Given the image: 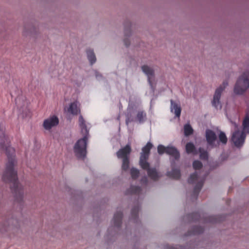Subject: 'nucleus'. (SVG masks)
<instances>
[{"mask_svg":"<svg viewBox=\"0 0 249 249\" xmlns=\"http://www.w3.org/2000/svg\"><path fill=\"white\" fill-rule=\"evenodd\" d=\"M9 143L10 139L5 134L4 128L0 126V149L5 151L8 158L2 178L4 182L12 183L10 188L15 200L20 202L23 200V189L18 182L17 171L14 169L16 164L15 149L9 145Z\"/></svg>","mask_w":249,"mask_h":249,"instance_id":"obj_1","label":"nucleus"},{"mask_svg":"<svg viewBox=\"0 0 249 249\" xmlns=\"http://www.w3.org/2000/svg\"><path fill=\"white\" fill-rule=\"evenodd\" d=\"M78 122L83 137L78 140L75 143L73 151L77 158L84 159L87 155V146L89 136V130L87 128L86 121L82 115L79 116Z\"/></svg>","mask_w":249,"mask_h":249,"instance_id":"obj_2","label":"nucleus"},{"mask_svg":"<svg viewBox=\"0 0 249 249\" xmlns=\"http://www.w3.org/2000/svg\"><path fill=\"white\" fill-rule=\"evenodd\" d=\"M243 130H236L233 133L231 141L236 147H240L243 144L246 138L245 132L249 133V115H247L243 122Z\"/></svg>","mask_w":249,"mask_h":249,"instance_id":"obj_3","label":"nucleus"},{"mask_svg":"<svg viewBox=\"0 0 249 249\" xmlns=\"http://www.w3.org/2000/svg\"><path fill=\"white\" fill-rule=\"evenodd\" d=\"M249 88V72L246 71L238 79L234 88L236 94H242Z\"/></svg>","mask_w":249,"mask_h":249,"instance_id":"obj_4","label":"nucleus"},{"mask_svg":"<svg viewBox=\"0 0 249 249\" xmlns=\"http://www.w3.org/2000/svg\"><path fill=\"white\" fill-rule=\"evenodd\" d=\"M153 145L150 142H148L142 148V152L140 154L139 165L142 168H145L148 167L149 162L147 160L149 158L150 150Z\"/></svg>","mask_w":249,"mask_h":249,"instance_id":"obj_5","label":"nucleus"},{"mask_svg":"<svg viewBox=\"0 0 249 249\" xmlns=\"http://www.w3.org/2000/svg\"><path fill=\"white\" fill-rule=\"evenodd\" d=\"M227 85L228 82L227 81H224L223 83V85L220 86L215 90L213 95V100L212 101V105L216 108H217L218 107L221 108L222 107L220 102V99L222 91Z\"/></svg>","mask_w":249,"mask_h":249,"instance_id":"obj_6","label":"nucleus"},{"mask_svg":"<svg viewBox=\"0 0 249 249\" xmlns=\"http://www.w3.org/2000/svg\"><path fill=\"white\" fill-rule=\"evenodd\" d=\"M58 123L59 119L58 117L53 115L44 121L43 126L46 130H50L52 127L56 126Z\"/></svg>","mask_w":249,"mask_h":249,"instance_id":"obj_7","label":"nucleus"},{"mask_svg":"<svg viewBox=\"0 0 249 249\" xmlns=\"http://www.w3.org/2000/svg\"><path fill=\"white\" fill-rule=\"evenodd\" d=\"M131 152V148L129 144L126 145L124 147L119 149L116 153V156L118 159H129V155Z\"/></svg>","mask_w":249,"mask_h":249,"instance_id":"obj_8","label":"nucleus"},{"mask_svg":"<svg viewBox=\"0 0 249 249\" xmlns=\"http://www.w3.org/2000/svg\"><path fill=\"white\" fill-rule=\"evenodd\" d=\"M206 139L208 144L212 148L217 147L215 144V141L217 139L215 133L212 130L208 129L206 131Z\"/></svg>","mask_w":249,"mask_h":249,"instance_id":"obj_9","label":"nucleus"},{"mask_svg":"<svg viewBox=\"0 0 249 249\" xmlns=\"http://www.w3.org/2000/svg\"><path fill=\"white\" fill-rule=\"evenodd\" d=\"M142 71L146 74L148 77V81L151 86H152V79L154 76V70L147 65H143L142 67Z\"/></svg>","mask_w":249,"mask_h":249,"instance_id":"obj_10","label":"nucleus"},{"mask_svg":"<svg viewBox=\"0 0 249 249\" xmlns=\"http://www.w3.org/2000/svg\"><path fill=\"white\" fill-rule=\"evenodd\" d=\"M142 169L146 170L148 177L154 180H158L160 177L156 169L155 168H150L149 163L147 167Z\"/></svg>","mask_w":249,"mask_h":249,"instance_id":"obj_11","label":"nucleus"},{"mask_svg":"<svg viewBox=\"0 0 249 249\" xmlns=\"http://www.w3.org/2000/svg\"><path fill=\"white\" fill-rule=\"evenodd\" d=\"M206 177V175L200 181H199L197 183L195 186L194 189V191L192 195V196L195 199H196L198 196L199 193L201 190L204 183V181Z\"/></svg>","mask_w":249,"mask_h":249,"instance_id":"obj_12","label":"nucleus"},{"mask_svg":"<svg viewBox=\"0 0 249 249\" xmlns=\"http://www.w3.org/2000/svg\"><path fill=\"white\" fill-rule=\"evenodd\" d=\"M80 104L77 101L71 103L68 109V112L72 115H77L80 112Z\"/></svg>","mask_w":249,"mask_h":249,"instance_id":"obj_13","label":"nucleus"},{"mask_svg":"<svg viewBox=\"0 0 249 249\" xmlns=\"http://www.w3.org/2000/svg\"><path fill=\"white\" fill-rule=\"evenodd\" d=\"M123 215V212L121 211H118L114 214L113 222L115 227L119 228L121 226L122 224Z\"/></svg>","mask_w":249,"mask_h":249,"instance_id":"obj_14","label":"nucleus"},{"mask_svg":"<svg viewBox=\"0 0 249 249\" xmlns=\"http://www.w3.org/2000/svg\"><path fill=\"white\" fill-rule=\"evenodd\" d=\"M166 153L175 158V160H178L179 158L180 154L178 150L174 147H166Z\"/></svg>","mask_w":249,"mask_h":249,"instance_id":"obj_15","label":"nucleus"},{"mask_svg":"<svg viewBox=\"0 0 249 249\" xmlns=\"http://www.w3.org/2000/svg\"><path fill=\"white\" fill-rule=\"evenodd\" d=\"M171 110L172 112H174L176 116L179 117L181 113L180 107L177 104L174 102L172 100H171Z\"/></svg>","mask_w":249,"mask_h":249,"instance_id":"obj_16","label":"nucleus"},{"mask_svg":"<svg viewBox=\"0 0 249 249\" xmlns=\"http://www.w3.org/2000/svg\"><path fill=\"white\" fill-rule=\"evenodd\" d=\"M167 176L170 178L178 179L180 177V172L178 169H173L172 171L167 172Z\"/></svg>","mask_w":249,"mask_h":249,"instance_id":"obj_17","label":"nucleus"},{"mask_svg":"<svg viewBox=\"0 0 249 249\" xmlns=\"http://www.w3.org/2000/svg\"><path fill=\"white\" fill-rule=\"evenodd\" d=\"M141 192V187L137 186H131L127 191L125 194L126 195L139 194Z\"/></svg>","mask_w":249,"mask_h":249,"instance_id":"obj_18","label":"nucleus"},{"mask_svg":"<svg viewBox=\"0 0 249 249\" xmlns=\"http://www.w3.org/2000/svg\"><path fill=\"white\" fill-rule=\"evenodd\" d=\"M87 56L89 60L92 65L94 63L96 60L95 55L93 50L89 49L87 51Z\"/></svg>","mask_w":249,"mask_h":249,"instance_id":"obj_19","label":"nucleus"},{"mask_svg":"<svg viewBox=\"0 0 249 249\" xmlns=\"http://www.w3.org/2000/svg\"><path fill=\"white\" fill-rule=\"evenodd\" d=\"M186 152L188 154H196V150L194 144L192 142H188L185 146Z\"/></svg>","mask_w":249,"mask_h":249,"instance_id":"obj_20","label":"nucleus"},{"mask_svg":"<svg viewBox=\"0 0 249 249\" xmlns=\"http://www.w3.org/2000/svg\"><path fill=\"white\" fill-rule=\"evenodd\" d=\"M204 229L200 226H195L193 228L192 231H189V235L198 234L202 233Z\"/></svg>","mask_w":249,"mask_h":249,"instance_id":"obj_21","label":"nucleus"},{"mask_svg":"<svg viewBox=\"0 0 249 249\" xmlns=\"http://www.w3.org/2000/svg\"><path fill=\"white\" fill-rule=\"evenodd\" d=\"M146 118V113L143 111H138L136 118L139 123H143Z\"/></svg>","mask_w":249,"mask_h":249,"instance_id":"obj_22","label":"nucleus"},{"mask_svg":"<svg viewBox=\"0 0 249 249\" xmlns=\"http://www.w3.org/2000/svg\"><path fill=\"white\" fill-rule=\"evenodd\" d=\"M139 211V207L138 206L134 207L131 213V218L134 220H135L138 218V213Z\"/></svg>","mask_w":249,"mask_h":249,"instance_id":"obj_23","label":"nucleus"},{"mask_svg":"<svg viewBox=\"0 0 249 249\" xmlns=\"http://www.w3.org/2000/svg\"><path fill=\"white\" fill-rule=\"evenodd\" d=\"M193 132V129L189 124H186L184 126V135L186 136L191 135Z\"/></svg>","mask_w":249,"mask_h":249,"instance_id":"obj_24","label":"nucleus"},{"mask_svg":"<svg viewBox=\"0 0 249 249\" xmlns=\"http://www.w3.org/2000/svg\"><path fill=\"white\" fill-rule=\"evenodd\" d=\"M198 175L197 172H195L191 174L188 178V182L190 184L194 183L198 179Z\"/></svg>","mask_w":249,"mask_h":249,"instance_id":"obj_25","label":"nucleus"},{"mask_svg":"<svg viewBox=\"0 0 249 249\" xmlns=\"http://www.w3.org/2000/svg\"><path fill=\"white\" fill-rule=\"evenodd\" d=\"M129 167V159L125 158L122 160V169L124 171H127Z\"/></svg>","mask_w":249,"mask_h":249,"instance_id":"obj_26","label":"nucleus"},{"mask_svg":"<svg viewBox=\"0 0 249 249\" xmlns=\"http://www.w3.org/2000/svg\"><path fill=\"white\" fill-rule=\"evenodd\" d=\"M199 152L200 153V158L203 160H207L208 159V153L207 151H205L202 148H199Z\"/></svg>","mask_w":249,"mask_h":249,"instance_id":"obj_27","label":"nucleus"},{"mask_svg":"<svg viewBox=\"0 0 249 249\" xmlns=\"http://www.w3.org/2000/svg\"><path fill=\"white\" fill-rule=\"evenodd\" d=\"M218 137L220 142L223 144H226L227 143L228 139L224 132L220 131Z\"/></svg>","mask_w":249,"mask_h":249,"instance_id":"obj_28","label":"nucleus"},{"mask_svg":"<svg viewBox=\"0 0 249 249\" xmlns=\"http://www.w3.org/2000/svg\"><path fill=\"white\" fill-rule=\"evenodd\" d=\"M205 221L206 222L210 223H217L220 222V220L217 216L212 215L207 217Z\"/></svg>","mask_w":249,"mask_h":249,"instance_id":"obj_29","label":"nucleus"},{"mask_svg":"<svg viewBox=\"0 0 249 249\" xmlns=\"http://www.w3.org/2000/svg\"><path fill=\"white\" fill-rule=\"evenodd\" d=\"M130 174L132 178L135 179L139 177L140 172L137 169L132 168L130 170Z\"/></svg>","mask_w":249,"mask_h":249,"instance_id":"obj_30","label":"nucleus"},{"mask_svg":"<svg viewBox=\"0 0 249 249\" xmlns=\"http://www.w3.org/2000/svg\"><path fill=\"white\" fill-rule=\"evenodd\" d=\"M189 217L192 221H198L200 219V215L198 213H194L189 214Z\"/></svg>","mask_w":249,"mask_h":249,"instance_id":"obj_31","label":"nucleus"},{"mask_svg":"<svg viewBox=\"0 0 249 249\" xmlns=\"http://www.w3.org/2000/svg\"><path fill=\"white\" fill-rule=\"evenodd\" d=\"M193 167L195 170H198L202 168V164L199 160H195L193 163Z\"/></svg>","mask_w":249,"mask_h":249,"instance_id":"obj_32","label":"nucleus"},{"mask_svg":"<svg viewBox=\"0 0 249 249\" xmlns=\"http://www.w3.org/2000/svg\"><path fill=\"white\" fill-rule=\"evenodd\" d=\"M157 149L158 152L160 155H162L164 153H166V147L164 146L163 145H159Z\"/></svg>","mask_w":249,"mask_h":249,"instance_id":"obj_33","label":"nucleus"},{"mask_svg":"<svg viewBox=\"0 0 249 249\" xmlns=\"http://www.w3.org/2000/svg\"><path fill=\"white\" fill-rule=\"evenodd\" d=\"M124 45L126 46V47H128L130 45V41L127 38H125L124 40Z\"/></svg>","mask_w":249,"mask_h":249,"instance_id":"obj_34","label":"nucleus"},{"mask_svg":"<svg viewBox=\"0 0 249 249\" xmlns=\"http://www.w3.org/2000/svg\"><path fill=\"white\" fill-rule=\"evenodd\" d=\"M168 249H184V248L182 246H179L178 247H171L169 248Z\"/></svg>","mask_w":249,"mask_h":249,"instance_id":"obj_35","label":"nucleus"},{"mask_svg":"<svg viewBox=\"0 0 249 249\" xmlns=\"http://www.w3.org/2000/svg\"><path fill=\"white\" fill-rule=\"evenodd\" d=\"M141 181L142 182L147 183V178L146 177H144V178L142 179Z\"/></svg>","mask_w":249,"mask_h":249,"instance_id":"obj_36","label":"nucleus"},{"mask_svg":"<svg viewBox=\"0 0 249 249\" xmlns=\"http://www.w3.org/2000/svg\"><path fill=\"white\" fill-rule=\"evenodd\" d=\"M129 122H130V121L128 118L126 120V124L127 125H128Z\"/></svg>","mask_w":249,"mask_h":249,"instance_id":"obj_37","label":"nucleus"},{"mask_svg":"<svg viewBox=\"0 0 249 249\" xmlns=\"http://www.w3.org/2000/svg\"><path fill=\"white\" fill-rule=\"evenodd\" d=\"M98 74H96V76L97 77H98Z\"/></svg>","mask_w":249,"mask_h":249,"instance_id":"obj_38","label":"nucleus"}]
</instances>
